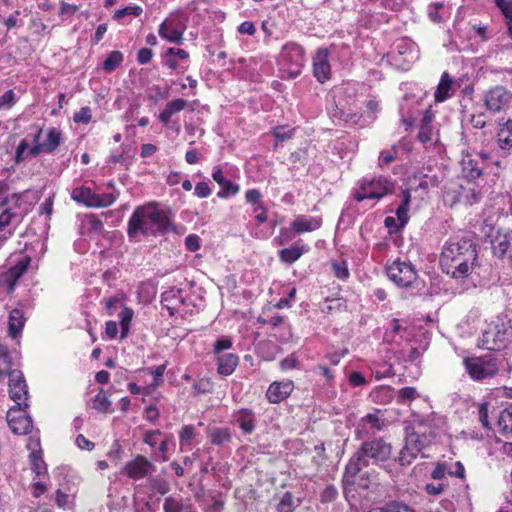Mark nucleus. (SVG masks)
Wrapping results in <instances>:
<instances>
[{
  "label": "nucleus",
  "instance_id": "29",
  "mask_svg": "<svg viewBox=\"0 0 512 512\" xmlns=\"http://www.w3.org/2000/svg\"><path fill=\"white\" fill-rule=\"evenodd\" d=\"M239 363L238 355L234 353L222 354L217 358V372L223 376L231 375Z\"/></svg>",
  "mask_w": 512,
  "mask_h": 512
},
{
  "label": "nucleus",
  "instance_id": "46",
  "mask_svg": "<svg viewBox=\"0 0 512 512\" xmlns=\"http://www.w3.org/2000/svg\"><path fill=\"white\" fill-rule=\"evenodd\" d=\"M489 406L490 403L488 401H483L478 404V420L483 429L487 431L492 430V424L489 420Z\"/></svg>",
  "mask_w": 512,
  "mask_h": 512
},
{
  "label": "nucleus",
  "instance_id": "26",
  "mask_svg": "<svg viewBox=\"0 0 512 512\" xmlns=\"http://www.w3.org/2000/svg\"><path fill=\"white\" fill-rule=\"evenodd\" d=\"M212 178L221 186V190L217 194L218 197L225 198L227 196L236 195L239 192V186L226 179L220 167L214 169Z\"/></svg>",
  "mask_w": 512,
  "mask_h": 512
},
{
  "label": "nucleus",
  "instance_id": "50",
  "mask_svg": "<svg viewBox=\"0 0 512 512\" xmlns=\"http://www.w3.org/2000/svg\"><path fill=\"white\" fill-rule=\"evenodd\" d=\"M164 512H182L183 503L181 498H175L172 496L166 497L163 505Z\"/></svg>",
  "mask_w": 512,
  "mask_h": 512
},
{
  "label": "nucleus",
  "instance_id": "20",
  "mask_svg": "<svg viewBox=\"0 0 512 512\" xmlns=\"http://www.w3.org/2000/svg\"><path fill=\"white\" fill-rule=\"evenodd\" d=\"M455 470H452L450 465L446 461H439L435 463L433 470L430 473V477L433 480H443L446 475L465 479V468L464 465L457 461L455 463Z\"/></svg>",
  "mask_w": 512,
  "mask_h": 512
},
{
  "label": "nucleus",
  "instance_id": "5",
  "mask_svg": "<svg viewBox=\"0 0 512 512\" xmlns=\"http://www.w3.org/2000/svg\"><path fill=\"white\" fill-rule=\"evenodd\" d=\"M438 436V427L430 417L414 419L406 428V436L411 446L417 447L420 451L432 446Z\"/></svg>",
  "mask_w": 512,
  "mask_h": 512
},
{
  "label": "nucleus",
  "instance_id": "58",
  "mask_svg": "<svg viewBox=\"0 0 512 512\" xmlns=\"http://www.w3.org/2000/svg\"><path fill=\"white\" fill-rule=\"evenodd\" d=\"M498 144L502 149L512 147V132L507 129H499L497 134Z\"/></svg>",
  "mask_w": 512,
  "mask_h": 512
},
{
  "label": "nucleus",
  "instance_id": "55",
  "mask_svg": "<svg viewBox=\"0 0 512 512\" xmlns=\"http://www.w3.org/2000/svg\"><path fill=\"white\" fill-rule=\"evenodd\" d=\"M117 197L112 193L96 194L94 208L108 207L116 201Z\"/></svg>",
  "mask_w": 512,
  "mask_h": 512
},
{
  "label": "nucleus",
  "instance_id": "3",
  "mask_svg": "<svg viewBox=\"0 0 512 512\" xmlns=\"http://www.w3.org/2000/svg\"><path fill=\"white\" fill-rule=\"evenodd\" d=\"M463 366L471 380L483 382L499 374L501 360L495 354L468 356L463 358Z\"/></svg>",
  "mask_w": 512,
  "mask_h": 512
},
{
  "label": "nucleus",
  "instance_id": "34",
  "mask_svg": "<svg viewBox=\"0 0 512 512\" xmlns=\"http://www.w3.org/2000/svg\"><path fill=\"white\" fill-rule=\"evenodd\" d=\"M421 452L422 451H420L417 447L411 446V442L407 438H405V444L399 452L397 462L401 466H408L412 464V462L417 458V456Z\"/></svg>",
  "mask_w": 512,
  "mask_h": 512
},
{
  "label": "nucleus",
  "instance_id": "11",
  "mask_svg": "<svg viewBox=\"0 0 512 512\" xmlns=\"http://www.w3.org/2000/svg\"><path fill=\"white\" fill-rule=\"evenodd\" d=\"M8 387L9 397L15 402V405L29 407L27 403L28 386L20 370H13L9 373Z\"/></svg>",
  "mask_w": 512,
  "mask_h": 512
},
{
  "label": "nucleus",
  "instance_id": "40",
  "mask_svg": "<svg viewBox=\"0 0 512 512\" xmlns=\"http://www.w3.org/2000/svg\"><path fill=\"white\" fill-rule=\"evenodd\" d=\"M374 402L379 404L390 403L393 398V388L390 386H378L371 392Z\"/></svg>",
  "mask_w": 512,
  "mask_h": 512
},
{
  "label": "nucleus",
  "instance_id": "32",
  "mask_svg": "<svg viewBox=\"0 0 512 512\" xmlns=\"http://www.w3.org/2000/svg\"><path fill=\"white\" fill-rule=\"evenodd\" d=\"M500 433L505 437H512V404L504 407L497 419Z\"/></svg>",
  "mask_w": 512,
  "mask_h": 512
},
{
  "label": "nucleus",
  "instance_id": "14",
  "mask_svg": "<svg viewBox=\"0 0 512 512\" xmlns=\"http://www.w3.org/2000/svg\"><path fill=\"white\" fill-rule=\"evenodd\" d=\"M153 464L143 455H137L134 459L128 461L122 470V473L132 480H141L145 478Z\"/></svg>",
  "mask_w": 512,
  "mask_h": 512
},
{
  "label": "nucleus",
  "instance_id": "49",
  "mask_svg": "<svg viewBox=\"0 0 512 512\" xmlns=\"http://www.w3.org/2000/svg\"><path fill=\"white\" fill-rule=\"evenodd\" d=\"M143 13V9L139 5H131L124 7L122 9H118L115 13L113 18L116 20H120L126 16H134L139 17Z\"/></svg>",
  "mask_w": 512,
  "mask_h": 512
},
{
  "label": "nucleus",
  "instance_id": "62",
  "mask_svg": "<svg viewBox=\"0 0 512 512\" xmlns=\"http://www.w3.org/2000/svg\"><path fill=\"white\" fill-rule=\"evenodd\" d=\"M505 20L512 18V0H495Z\"/></svg>",
  "mask_w": 512,
  "mask_h": 512
},
{
  "label": "nucleus",
  "instance_id": "42",
  "mask_svg": "<svg viewBox=\"0 0 512 512\" xmlns=\"http://www.w3.org/2000/svg\"><path fill=\"white\" fill-rule=\"evenodd\" d=\"M134 311L129 307H123L119 314L120 326H121V339H125L129 335L130 325L133 319Z\"/></svg>",
  "mask_w": 512,
  "mask_h": 512
},
{
  "label": "nucleus",
  "instance_id": "22",
  "mask_svg": "<svg viewBox=\"0 0 512 512\" xmlns=\"http://www.w3.org/2000/svg\"><path fill=\"white\" fill-rule=\"evenodd\" d=\"M232 419L244 434H251L256 428V415L251 409L241 408L234 411Z\"/></svg>",
  "mask_w": 512,
  "mask_h": 512
},
{
  "label": "nucleus",
  "instance_id": "63",
  "mask_svg": "<svg viewBox=\"0 0 512 512\" xmlns=\"http://www.w3.org/2000/svg\"><path fill=\"white\" fill-rule=\"evenodd\" d=\"M16 217V214L11 211V209L6 208L0 213V231L5 230L8 227L12 220Z\"/></svg>",
  "mask_w": 512,
  "mask_h": 512
},
{
  "label": "nucleus",
  "instance_id": "9",
  "mask_svg": "<svg viewBox=\"0 0 512 512\" xmlns=\"http://www.w3.org/2000/svg\"><path fill=\"white\" fill-rule=\"evenodd\" d=\"M388 278L398 287H410L418 278L417 271L411 262L396 259L386 267Z\"/></svg>",
  "mask_w": 512,
  "mask_h": 512
},
{
  "label": "nucleus",
  "instance_id": "39",
  "mask_svg": "<svg viewBox=\"0 0 512 512\" xmlns=\"http://www.w3.org/2000/svg\"><path fill=\"white\" fill-rule=\"evenodd\" d=\"M124 61V55L119 50L111 51L102 64V70L106 73L114 72L118 67L122 65Z\"/></svg>",
  "mask_w": 512,
  "mask_h": 512
},
{
  "label": "nucleus",
  "instance_id": "47",
  "mask_svg": "<svg viewBox=\"0 0 512 512\" xmlns=\"http://www.w3.org/2000/svg\"><path fill=\"white\" fill-rule=\"evenodd\" d=\"M193 393L194 395H200V394H207V393H211L214 389V383L212 382V380L210 378H206V377H203V378H199L197 379L193 386Z\"/></svg>",
  "mask_w": 512,
  "mask_h": 512
},
{
  "label": "nucleus",
  "instance_id": "41",
  "mask_svg": "<svg viewBox=\"0 0 512 512\" xmlns=\"http://www.w3.org/2000/svg\"><path fill=\"white\" fill-rule=\"evenodd\" d=\"M270 133L274 136L276 142L274 147L276 148L279 143L289 140L295 135V128H289L286 125L276 126L271 129Z\"/></svg>",
  "mask_w": 512,
  "mask_h": 512
},
{
  "label": "nucleus",
  "instance_id": "56",
  "mask_svg": "<svg viewBox=\"0 0 512 512\" xmlns=\"http://www.w3.org/2000/svg\"><path fill=\"white\" fill-rule=\"evenodd\" d=\"M92 119V112L90 107L84 106L80 108L79 111L75 112L73 115V120L75 123L88 124Z\"/></svg>",
  "mask_w": 512,
  "mask_h": 512
},
{
  "label": "nucleus",
  "instance_id": "24",
  "mask_svg": "<svg viewBox=\"0 0 512 512\" xmlns=\"http://www.w3.org/2000/svg\"><path fill=\"white\" fill-rule=\"evenodd\" d=\"M482 159L486 158L485 154H480ZM483 160L472 158L471 155H467L462 160V173L467 181H475L482 176L483 168L480 163Z\"/></svg>",
  "mask_w": 512,
  "mask_h": 512
},
{
  "label": "nucleus",
  "instance_id": "13",
  "mask_svg": "<svg viewBox=\"0 0 512 512\" xmlns=\"http://www.w3.org/2000/svg\"><path fill=\"white\" fill-rule=\"evenodd\" d=\"M512 100V93L503 86L491 88L484 97V103L488 110L497 113L508 107Z\"/></svg>",
  "mask_w": 512,
  "mask_h": 512
},
{
  "label": "nucleus",
  "instance_id": "51",
  "mask_svg": "<svg viewBox=\"0 0 512 512\" xmlns=\"http://www.w3.org/2000/svg\"><path fill=\"white\" fill-rule=\"evenodd\" d=\"M418 397V392L414 387H403L398 391V403L406 404Z\"/></svg>",
  "mask_w": 512,
  "mask_h": 512
},
{
  "label": "nucleus",
  "instance_id": "8",
  "mask_svg": "<svg viewBox=\"0 0 512 512\" xmlns=\"http://www.w3.org/2000/svg\"><path fill=\"white\" fill-rule=\"evenodd\" d=\"M510 341V327L503 321H493L479 338L478 347L489 351H500L505 349Z\"/></svg>",
  "mask_w": 512,
  "mask_h": 512
},
{
  "label": "nucleus",
  "instance_id": "35",
  "mask_svg": "<svg viewBox=\"0 0 512 512\" xmlns=\"http://www.w3.org/2000/svg\"><path fill=\"white\" fill-rule=\"evenodd\" d=\"M93 408L102 414H110L114 412L112 403L109 400L107 392L101 388L93 399Z\"/></svg>",
  "mask_w": 512,
  "mask_h": 512
},
{
  "label": "nucleus",
  "instance_id": "61",
  "mask_svg": "<svg viewBox=\"0 0 512 512\" xmlns=\"http://www.w3.org/2000/svg\"><path fill=\"white\" fill-rule=\"evenodd\" d=\"M447 487V484L444 482L434 484V483H427L424 487V491L429 496H438L442 494Z\"/></svg>",
  "mask_w": 512,
  "mask_h": 512
},
{
  "label": "nucleus",
  "instance_id": "17",
  "mask_svg": "<svg viewBox=\"0 0 512 512\" xmlns=\"http://www.w3.org/2000/svg\"><path fill=\"white\" fill-rule=\"evenodd\" d=\"M148 206V214L146 218L149 219V222L151 224L150 232L151 235H155L157 233L164 234L168 231L170 219L166 211L160 210L157 207L153 205H147Z\"/></svg>",
  "mask_w": 512,
  "mask_h": 512
},
{
  "label": "nucleus",
  "instance_id": "30",
  "mask_svg": "<svg viewBox=\"0 0 512 512\" xmlns=\"http://www.w3.org/2000/svg\"><path fill=\"white\" fill-rule=\"evenodd\" d=\"M187 104L188 102L182 98L169 101L159 114L160 122H162L164 125H168L171 117L182 111L187 106Z\"/></svg>",
  "mask_w": 512,
  "mask_h": 512
},
{
  "label": "nucleus",
  "instance_id": "10",
  "mask_svg": "<svg viewBox=\"0 0 512 512\" xmlns=\"http://www.w3.org/2000/svg\"><path fill=\"white\" fill-rule=\"evenodd\" d=\"M27 408L20 405H14L6 414L7 423L11 431L16 435H26L31 432L33 424Z\"/></svg>",
  "mask_w": 512,
  "mask_h": 512
},
{
  "label": "nucleus",
  "instance_id": "25",
  "mask_svg": "<svg viewBox=\"0 0 512 512\" xmlns=\"http://www.w3.org/2000/svg\"><path fill=\"white\" fill-rule=\"evenodd\" d=\"M454 83V79L448 72L442 73L440 81L434 92V100L436 103H442L452 96Z\"/></svg>",
  "mask_w": 512,
  "mask_h": 512
},
{
  "label": "nucleus",
  "instance_id": "23",
  "mask_svg": "<svg viewBox=\"0 0 512 512\" xmlns=\"http://www.w3.org/2000/svg\"><path fill=\"white\" fill-rule=\"evenodd\" d=\"M309 250V246L304 244L303 240L299 239L290 247L281 249L278 252V256L283 263L290 265L298 261L302 255L307 253Z\"/></svg>",
  "mask_w": 512,
  "mask_h": 512
},
{
  "label": "nucleus",
  "instance_id": "48",
  "mask_svg": "<svg viewBox=\"0 0 512 512\" xmlns=\"http://www.w3.org/2000/svg\"><path fill=\"white\" fill-rule=\"evenodd\" d=\"M331 268L336 278L343 281L349 278L350 273L346 260L332 261Z\"/></svg>",
  "mask_w": 512,
  "mask_h": 512
},
{
  "label": "nucleus",
  "instance_id": "19",
  "mask_svg": "<svg viewBox=\"0 0 512 512\" xmlns=\"http://www.w3.org/2000/svg\"><path fill=\"white\" fill-rule=\"evenodd\" d=\"M323 225L321 216L298 215L292 222L291 226L297 235L311 233L319 230Z\"/></svg>",
  "mask_w": 512,
  "mask_h": 512
},
{
  "label": "nucleus",
  "instance_id": "16",
  "mask_svg": "<svg viewBox=\"0 0 512 512\" xmlns=\"http://www.w3.org/2000/svg\"><path fill=\"white\" fill-rule=\"evenodd\" d=\"M294 391V382L290 379L272 382L266 393V399L271 404H278L286 400Z\"/></svg>",
  "mask_w": 512,
  "mask_h": 512
},
{
  "label": "nucleus",
  "instance_id": "18",
  "mask_svg": "<svg viewBox=\"0 0 512 512\" xmlns=\"http://www.w3.org/2000/svg\"><path fill=\"white\" fill-rule=\"evenodd\" d=\"M27 448L31 450L29 454V460L32 471L37 475H45L47 473V465L45 464L42 457V450L40 448V440L30 438L27 444Z\"/></svg>",
  "mask_w": 512,
  "mask_h": 512
},
{
  "label": "nucleus",
  "instance_id": "60",
  "mask_svg": "<svg viewBox=\"0 0 512 512\" xmlns=\"http://www.w3.org/2000/svg\"><path fill=\"white\" fill-rule=\"evenodd\" d=\"M60 9H59V16L64 18L67 16H72L76 12L79 11V6L76 4H70L65 1H60Z\"/></svg>",
  "mask_w": 512,
  "mask_h": 512
},
{
  "label": "nucleus",
  "instance_id": "28",
  "mask_svg": "<svg viewBox=\"0 0 512 512\" xmlns=\"http://www.w3.org/2000/svg\"><path fill=\"white\" fill-rule=\"evenodd\" d=\"M460 188L459 197L466 204L473 205L481 201L483 192L475 181H467L466 186L461 185Z\"/></svg>",
  "mask_w": 512,
  "mask_h": 512
},
{
  "label": "nucleus",
  "instance_id": "31",
  "mask_svg": "<svg viewBox=\"0 0 512 512\" xmlns=\"http://www.w3.org/2000/svg\"><path fill=\"white\" fill-rule=\"evenodd\" d=\"M158 33L162 39H165L168 42L176 44L183 43V32L172 27V24L168 20H165L160 24Z\"/></svg>",
  "mask_w": 512,
  "mask_h": 512
},
{
  "label": "nucleus",
  "instance_id": "36",
  "mask_svg": "<svg viewBox=\"0 0 512 512\" xmlns=\"http://www.w3.org/2000/svg\"><path fill=\"white\" fill-rule=\"evenodd\" d=\"M30 264L31 257L29 255H24L5 272V275L12 277L13 280H19L27 272Z\"/></svg>",
  "mask_w": 512,
  "mask_h": 512
},
{
  "label": "nucleus",
  "instance_id": "59",
  "mask_svg": "<svg viewBox=\"0 0 512 512\" xmlns=\"http://www.w3.org/2000/svg\"><path fill=\"white\" fill-rule=\"evenodd\" d=\"M150 487L161 495H165L170 491L169 483L163 478H155L151 480Z\"/></svg>",
  "mask_w": 512,
  "mask_h": 512
},
{
  "label": "nucleus",
  "instance_id": "54",
  "mask_svg": "<svg viewBox=\"0 0 512 512\" xmlns=\"http://www.w3.org/2000/svg\"><path fill=\"white\" fill-rule=\"evenodd\" d=\"M294 510V501L293 496L290 492L284 493L280 502L277 505L278 512H293Z\"/></svg>",
  "mask_w": 512,
  "mask_h": 512
},
{
  "label": "nucleus",
  "instance_id": "27",
  "mask_svg": "<svg viewBox=\"0 0 512 512\" xmlns=\"http://www.w3.org/2000/svg\"><path fill=\"white\" fill-rule=\"evenodd\" d=\"M25 322L23 311L18 308L12 309L8 317V334L12 338H17L22 333Z\"/></svg>",
  "mask_w": 512,
  "mask_h": 512
},
{
  "label": "nucleus",
  "instance_id": "7",
  "mask_svg": "<svg viewBox=\"0 0 512 512\" xmlns=\"http://www.w3.org/2000/svg\"><path fill=\"white\" fill-rule=\"evenodd\" d=\"M394 183L387 177L363 178L357 187L352 190V198L356 202L364 200H380L384 196L393 193Z\"/></svg>",
  "mask_w": 512,
  "mask_h": 512
},
{
  "label": "nucleus",
  "instance_id": "4",
  "mask_svg": "<svg viewBox=\"0 0 512 512\" xmlns=\"http://www.w3.org/2000/svg\"><path fill=\"white\" fill-rule=\"evenodd\" d=\"M305 50L295 42L286 43L278 56L277 64L281 79L297 78L304 66Z\"/></svg>",
  "mask_w": 512,
  "mask_h": 512
},
{
  "label": "nucleus",
  "instance_id": "53",
  "mask_svg": "<svg viewBox=\"0 0 512 512\" xmlns=\"http://www.w3.org/2000/svg\"><path fill=\"white\" fill-rule=\"evenodd\" d=\"M284 321V317L280 314L269 315L263 313L258 317V322L263 325H269L273 328L280 326Z\"/></svg>",
  "mask_w": 512,
  "mask_h": 512
},
{
  "label": "nucleus",
  "instance_id": "12",
  "mask_svg": "<svg viewBox=\"0 0 512 512\" xmlns=\"http://www.w3.org/2000/svg\"><path fill=\"white\" fill-rule=\"evenodd\" d=\"M148 214V206H139L131 214L127 224V234L130 238L136 237L138 234L150 235L151 224L146 218Z\"/></svg>",
  "mask_w": 512,
  "mask_h": 512
},
{
  "label": "nucleus",
  "instance_id": "57",
  "mask_svg": "<svg viewBox=\"0 0 512 512\" xmlns=\"http://www.w3.org/2000/svg\"><path fill=\"white\" fill-rule=\"evenodd\" d=\"M297 235V233L293 230L292 226L290 225L288 228H281L279 235L275 238V240L280 245H285L291 240L294 239V237Z\"/></svg>",
  "mask_w": 512,
  "mask_h": 512
},
{
  "label": "nucleus",
  "instance_id": "21",
  "mask_svg": "<svg viewBox=\"0 0 512 512\" xmlns=\"http://www.w3.org/2000/svg\"><path fill=\"white\" fill-rule=\"evenodd\" d=\"M435 120V112L432 109V106H429L422 115L419 124V132L417 135V140L422 144H427L432 142L434 127L433 122Z\"/></svg>",
  "mask_w": 512,
  "mask_h": 512
},
{
  "label": "nucleus",
  "instance_id": "45",
  "mask_svg": "<svg viewBox=\"0 0 512 512\" xmlns=\"http://www.w3.org/2000/svg\"><path fill=\"white\" fill-rule=\"evenodd\" d=\"M491 244H492L493 254L500 258L506 254V252L509 248V245H510L506 235L496 236L491 241Z\"/></svg>",
  "mask_w": 512,
  "mask_h": 512
},
{
  "label": "nucleus",
  "instance_id": "15",
  "mask_svg": "<svg viewBox=\"0 0 512 512\" xmlns=\"http://www.w3.org/2000/svg\"><path fill=\"white\" fill-rule=\"evenodd\" d=\"M313 75L320 82L325 83L331 78V65L328 48H318L313 56Z\"/></svg>",
  "mask_w": 512,
  "mask_h": 512
},
{
  "label": "nucleus",
  "instance_id": "2",
  "mask_svg": "<svg viewBox=\"0 0 512 512\" xmlns=\"http://www.w3.org/2000/svg\"><path fill=\"white\" fill-rule=\"evenodd\" d=\"M392 446L383 438L364 441L354 453L345 468V477L353 479L363 468L370 464L380 465L390 459Z\"/></svg>",
  "mask_w": 512,
  "mask_h": 512
},
{
  "label": "nucleus",
  "instance_id": "1",
  "mask_svg": "<svg viewBox=\"0 0 512 512\" xmlns=\"http://www.w3.org/2000/svg\"><path fill=\"white\" fill-rule=\"evenodd\" d=\"M477 245L470 236H452L444 244L440 254L443 273L453 279L467 278L477 264Z\"/></svg>",
  "mask_w": 512,
  "mask_h": 512
},
{
  "label": "nucleus",
  "instance_id": "37",
  "mask_svg": "<svg viewBox=\"0 0 512 512\" xmlns=\"http://www.w3.org/2000/svg\"><path fill=\"white\" fill-rule=\"evenodd\" d=\"M410 201H411L410 193L408 190H405L403 192L401 204L396 209V216H397V221H398L397 228H404L405 225L409 221L408 211H409Z\"/></svg>",
  "mask_w": 512,
  "mask_h": 512
},
{
  "label": "nucleus",
  "instance_id": "44",
  "mask_svg": "<svg viewBox=\"0 0 512 512\" xmlns=\"http://www.w3.org/2000/svg\"><path fill=\"white\" fill-rule=\"evenodd\" d=\"M196 436V430L193 425H184L179 431V441L182 447L191 448Z\"/></svg>",
  "mask_w": 512,
  "mask_h": 512
},
{
  "label": "nucleus",
  "instance_id": "33",
  "mask_svg": "<svg viewBox=\"0 0 512 512\" xmlns=\"http://www.w3.org/2000/svg\"><path fill=\"white\" fill-rule=\"evenodd\" d=\"M71 198L78 202L82 203L87 207H93L96 199V193H93L89 187L81 186L74 188L71 193Z\"/></svg>",
  "mask_w": 512,
  "mask_h": 512
},
{
  "label": "nucleus",
  "instance_id": "64",
  "mask_svg": "<svg viewBox=\"0 0 512 512\" xmlns=\"http://www.w3.org/2000/svg\"><path fill=\"white\" fill-rule=\"evenodd\" d=\"M338 496V491L333 485H328L321 493L320 499L322 503L334 501Z\"/></svg>",
  "mask_w": 512,
  "mask_h": 512
},
{
  "label": "nucleus",
  "instance_id": "43",
  "mask_svg": "<svg viewBox=\"0 0 512 512\" xmlns=\"http://www.w3.org/2000/svg\"><path fill=\"white\" fill-rule=\"evenodd\" d=\"M12 359L6 346L0 345V379L12 372Z\"/></svg>",
  "mask_w": 512,
  "mask_h": 512
},
{
  "label": "nucleus",
  "instance_id": "38",
  "mask_svg": "<svg viewBox=\"0 0 512 512\" xmlns=\"http://www.w3.org/2000/svg\"><path fill=\"white\" fill-rule=\"evenodd\" d=\"M207 435L213 445H222L230 442L231 433L229 428L214 427L208 430Z\"/></svg>",
  "mask_w": 512,
  "mask_h": 512
},
{
  "label": "nucleus",
  "instance_id": "6",
  "mask_svg": "<svg viewBox=\"0 0 512 512\" xmlns=\"http://www.w3.org/2000/svg\"><path fill=\"white\" fill-rule=\"evenodd\" d=\"M62 133L56 127L48 129L46 138L41 144L33 145L30 149L26 139H22L16 147L14 162L22 163L28 157H36L42 153L52 154L61 144Z\"/></svg>",
  "mask_w": 512,
  "mask_h": 512
},
{
  "label": "nucleus",
  "instance_id": "52",
  "mask_svg": "<svg viewBox=\"0 0 512 512\" xmlns=\"http://www.w3.org/2000/svg\"><path fill=\"white\" fill-rule=\"evenodd\" d=\"M17 100L18 98L15 92L12 89L7 90L3 95L0 96V110L11 109L15 105Z\"/></svg>",
  "mask_w": 512,
  "mask_h": 512
}]
</instances>
